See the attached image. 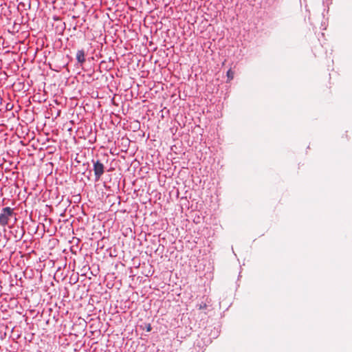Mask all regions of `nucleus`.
Instances as JSON below:
<instances>
[{
	"instance_id": "f257e3e1",
	"label": "nucleus",
	"mask_w": 352,
	"mask_h": 352,
	"mask_svg": "<svg viewBox=\"0 0 352 352\" xmlns=\"http://www.w3.org/2000/svg\"><path fill=\"white\" fill-rule=\"evenodd\" d=\"M13 209L10 207L3 208L0 214V224L1 226L8 224L9 220L13 217Z\"/></svg>"
},
{
	"instance_id": "f03ea898",
	"label": "nucleus",
	"mask_w": 352,
	"mask_h": 352,
	"mask_svg": "<svg viewBox=\"0 0 352 352\" xmlns=\"http://www.w3.org/2000/svg\"><path fill=\"white\" fill-rule=\"evenodd\" d=\"M94 171L96 181H98L104 171V166L100 161L94 162Z\"/></svg>"
},
{
	"instance_id": "7ed1b4c3",
	"label": "nucleus",
	"mask_w": 352,
	"mask_h": 352,
	"mask_svg": "<svg viewBox=\"0 0 352 352\" xmlns=\"http://www.w3.org/2000/svg\"><path fill=\"white\" fill-rule=\"evenodd\" d=\"M76 59L77 60L82 64L85 62V54L83 50H78L76 53Z\"/></svg>"
},
{
	"instance_id": "20e7f679",
	"label": "nucleus",
	"mask_w": 352,
	"mask_h": 352,
	"mask_svg": "<svg viewBox=\"0 0 352 352\" xmlns=\"http://www.w3.org/2000/svg\"><path fill=\"white\" fill-rule=\"evenodd\" d=\"M234 72L232 71V69H229L227 72V76L228 78L230 80H232L234 78Z\"/></svg>"
},
{
	"instance_id": "39448f33",
	"label": "nucleus",
	"mask_w": 352,
	"mask_h": 352,
	"mask_svg": "<svg viewBox=\"0 0 352 352\" xmlns=\"http://www.w3.org/2000/svg\"><path fill=\"white\" fill-rule=\"evenodd\" d=\"M151 330V325L149 324L148 327H147V331H150Z\"/></svg>"
},
{
	"instance_id": "423d86ee",
	"label": "nucleus",
	"mask_w": 352,
	"mask_h": 352,
	"mask_svg": "<svg viewBox=\"0 0 352 352\" xmlns=\"http://www.w3.org/2000/svg\"><path fill=\"white\" fill-rule=\"evenodd\" d=\"M23 234V232H22V234L19 236V239H21Z\"/></svg>"
}]
</instances>
